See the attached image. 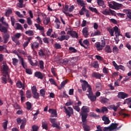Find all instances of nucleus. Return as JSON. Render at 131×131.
I'll return each mask as SVG.
<instances>
[{
  "mask_svg": "<svg viewBox=\"0 0 131 131\" xmlns=\"http://www.w3.org/2000/svg\"><path fill=\"white\" fill-rule=\"evenodd\" d=\"M107 30L108 31L111 36H114V31L115 32L116 38H117L118 36H122V35L120 34V30L117 26H115L113 29L111 28H107Z\"/></svg>",
  "mask_w": 131,
  "mask_h": 131,
  "instance_id": "1",
  "label": "nucleus"
},
{
  "mask_svg": "<svg viewBox=\"0 0 131 131\" xmlns=\"http://www.w3.org/2000/svg\"><path fill=\"white\" fill-rule=\"evenodd\" d=\"M107 2V4L108 5V7L111 8V9H113L114 10H119L122 7V4L117 3L114 1H113L112 2H109L111 0H106Z\"/></svg>",
  "mask_w": 131,
  "mask_h": 131,
  "instance_id": "2",
  "label": "nucleus"
},
{
  "mask_svg": "<svg viewBox=\"0 0 131 131\" xmlns=\"http://www.w3.org/2000/svg\"><path fill=\"white\" fill-rule=\"evenodd\" d=\"M1 69L2 74H6V75H7V77L9 78V73L11 72V69H10L9 66H8L6 63H5L1 66Z\"/></svg>",
  "mask_w": 131,
  "mask_h": 131,
  "instance_id": "3",
  "label": "nucleus"
},
{
  "mask_svg": "<svg viewBox=\"0 0 131 131\" xmlns=\"http://www.w3.org/2000/svg\"><path fill=\"white\" fill-rule=\"evenodd\" d=\"M63 108L64 109V112L66 114L67 116H69L68 118H70L71 115L74 113L73 108L70 106L68 107V108L66 107V106H63Z\"/></svg>",
  "mask_w": 131,
  "mask_h": 131,
  "instance_id": "4",
  "label": "nucleus"
},
{
  "mask_svg": "<svg viewBox=\"0 0 131 131\" xmlns=\"http://www.w3.org/2000/svg\"><path fill=\"white\" fill-rule=\"evenodd\" d=\"M3 25H4L5 27L0 24V31L3 33H7L8 29H9V24H5Z\"/></svg>",
  "mask_w": 131,
  "mask_h": 131,
  "instance_id": "5",
  "label": "nucleus"
},
{
  "mask_svg": "<svg viewBox=\"0 0 131 131\" xmlns=\"http://www.w3.org/2000/svg\"><path fill=\"white\" fill-rule=\"evenodd\" d=\"M83 42V43H82V38L80 39L79 40V43H80L81 47H83V48H84L85 49H88V48L86 47L84 45L87 46V47H89V46H90V42L89 41V40H88V39L84 40Z\"/></svg>",
  "mask_w": 131,
  "mask_h": 131,
  "instance_id": "6",
  "label": "nucleus"
},
{
  "mask_svg": "<svg viewBox=\"0 0 131 131\" xmlns=\"http://www.w3.org/2000/svg\"><path fill=\"white\" fill-rule=\"evenodd\" d=\"M117 126H118V124L113 123L108 127H105V129H107L110 131L114 130V129L117 128Z\"/></svg>",
  "mask_w": 131,
  "mask_h": 131,
  "instance_id": "7",
  "label": "nucleus"
},
{
  "mask_svg": "<svg viewBox=\"0 0 131 131\" xmlns=\"http://www.w3.org/2000/svg\"><path fill=\"white\" fill-rule=\"evenodd\" d=\"M80 82L83 83L81 84L82 91H83V92H85V91H86V88L90 86V84H89L88 81L83 80H80Z\"/></svg>",
  "mask_w": 131,
  "mask_h": 131,
  "instance_id": "8",
  "label": "nucleus"
},
{
  "mask_svg": "<svg viewBox=\"0 0 131 131\" xmlns=\"http://www.w3.org/2000/svg\"><path fill=\"white\" fill-rule=\"evenodd\" d=\"M68 9H69V6L67 5H65V7L63 8V10H62V12H63L66 16H69V17H73V15L72 14H70L69 12H67V11H68Z\"/></svg>",
  "mask_w": 131,
  "mask_h": 131,
  "instance_id": "9",
  "label": "nucleus"
},
{
  "mask_svg": "<svg viewBox=\"0 0 131 131\" xmlns=\"http://www.w3.org/2000/svg\"><path fill=\"white\" fill-rule=\"evenodd\" d=\"M67 34H70L74 38H78V34L75 31H68Z\"/></svg>",
  "mask_w": 131,
  "mask_h": 131,
  "instance_id": "10",
  "label": "nucleus"
},
{
  "mask_svg": "<svg viewBox=\"0 0 131 131\" xmlns=\"http://www.w3.org/2000/svg\"><path fill=\"white\" fill-rule=\"evenodd\" d=\"M127 97H128V94L124 92H120L118 94V98H119V99H125V98H127Z\"/></svg>",
  "mask_w": 131,
  "mask_h": 131,
  "instance_id": "11",
  "label": "nucleus"
},
{
  "mask_svg": "<svg viewBox=\"0 0 131 131\" xmlns=\"http://www.w3.org/2000/svg\"><path fill=\"white\" fill-rule=\"evenodd\" d=\"M33 98L34 99L39 98V94L37 93V90L36 89V86H33Z\"/></svg>",
  "mask_w": 131,
  "mask_h": 131,
  "instance_id": "12",
  "label": "nucleus"
},
{
  "mask_svg": "<svg viewBox=\"0 0 131 131\" xmlns=\"http://www.w3.org/2000/svg\"><path fill=\"white\" fill-rule=\"evenodd\" d=\"M35 77H37L38 79H43V74L40 72H36L34 73Z\"/></svg>",
  "mask_w": 131,
  "mask_h": 131,
  "instance_id": "13",
  "label": "nucleus"
},
{
  "mask_svg": "<svg viewBox=\"0 0 131 131\" xmlns=\"http://www.w3.org/2000/svg\"><path fill=\"white\" fill-rule=\"evenodd\" d=\"M42 16L43 17V23L45 25H48V24L50 23V17H47V15H46V14H42Z\"/></svg>",
  "mask_w": 131,
  "mask_h": 131,
  "instance_id": "14",
  "label": "nucleus"
},
{
  "mask_svg": "<svg viewBox=\"0 0 131 131\" xmlns=\"http://www.w3.org/2000/svg\"><path fill=\"white\" fill-rule=\"evenodd\" d=\"M102 120H103V121H104V124L105 125L109 124V123L111 122V121H110V120L109 119V117H106L105 115L102 116Z\"/></svg>",
  "mask_w": 131,
  "mask_h": 131,
  "instance_id": "15",
  "label": "nucleus"
},
{
  "mask_svg": "<svg viewBox=\"0 0 131 131\" xmlns=\"http://www.w3.org/2000/svg\"><path fill=\"white\" fill-rule=\"evenodd\" d=\"M88 96V98L90 99L91 102H95L97 100L96 95H94V93L91 94L90 95L86 94Z\"/></svg>",
  "mask_w": 131,
  "mask_h": 131,
  "instance_id": "16",
  "label": "nucleus"
},
{
  "mask_svg": "<svg viewBox=\"0 0 131 131\" xmlns=\"http://www.w3.org/2000/svg\"><path fill=\"white\" fill-rule=\"evenodd\" d=\"M82 113H86L88 114L90 112V107L86 105H84L82 107L81 109Z\"/></svg>",
  "mask_w": 131,
  "mask_h": 131,
  "instance_id": "17",
  "label": "nucleus"
},
{
  "mask_svg": "<svg viewBox=\"0 0 131 131\" xmlns=\"http://www.w3.org/2000/svg\"><path fill=\"white\" fill-rule=\"evenodd\" d=\"M124 110H121L119 112V116H121L122 118H125V117H128V116H129V115L128 114H125V113H124Z\"/></svg>",
  "mask_w": 131,
  "mask_h": 131,
  "instance_id": "18",
  "label": "nucleus"
},
{
  "mask_svg": "<svg viewBox=\"0 0 131 131\" xmlns=\"http://www.w3.org/2000/svg\"><path fill=\"white\" fill-rule=\"evenodd\" d=\"M49 113L51 114V117H57V111L50 108L49 110Z\"/></svg>",
  "mask_w": 131,
  "mask_h": 131,
  "instance_id": "19",
  "label": "nucleus"
},
{
  "mask_svg": "<svg viewBox=\"0 0 131 131\" xmlns=\"http://www.w3.org/2000/svg\"><path fill=\"white\" fill-rule=\"evenodd\" d=\"M18 57L19 59V61H20V63H21V65H22L23 67L25 69H26L27 68V64H26V62H24V59L21 56L18 55Z\"/></svg>",
  "mask_w": 131,
  "mask_h": 131,
  "instance_id": "20",
  "label": "nucleus"
},
{
  "mask_svg": "<svg viewBox=\"0 0 131 131\" xmlns=\"http://www.w3.org/2000/svg\"><path fill=\"white\" fill-rule=\"evenodd\" d=\"M3 77H2V82L6 84L7 83V79L10 78V77H8V75L6 74H3Z\"/></svg>",
  "mask_w": 131,
  "mask_h": 131,
  "instance_id": "21",
  "label": "nucleus"
},
{
  "mask_svg": "<svg viewBox=\"0 0 131 131\" xmlns=\"http://www.w3.org/2000/svg\"><path fill=\"white\" fill-rule=\"evenodd\" d=\"M70 36L68 35H62L60 38H58V39L60 40V41H63V40H68L70 38Z\"/></svg>",
  "mask_w": 131,
  "mask_h": 131,
  "instance_id": "22",
  "label": "nucleus"
},
{
  "mask_svg": "<svg viewBox=\"0 0 131 131\" xmlns=\"http://www.w3.org/2000/svg\"><path fill=\"white\" fill-rule=\"evenodd\" d=\"M88 114L83 113L81 114L82 122L84 123L86 121V118H88Z\"/></svg>",
  "mask_w": 131,
  "mask_h": 131,
  "instance_id": "23",
  "label": "nucleus"
},
{
  "mask_svg": "<svg viewBox=\"0 0 131 131\" xmlns=\"http://www.w3.org/2000/svg\"><path fill=\"white\" fill-rule=\"evenodd\" d=\"M92 77H95L97 79H101V77H102V75L99 73L94 72L92 74Z\"/></svg>",
  "mask_w": 131,
  "mask_h": 131,
  "instance_id": "24",
  "label": "nucleus"
},
{
  "mask_svg": "<svg viewBox=\"0 0 131 131\" xmlns=\"http://www.w3.org/2000/svg\"><path fill=\"white\" fill-rule=\"evenodd\" d=\"M35 26L37 30H40V31H42V32H43V30H45V28H43V27L42 26H41L39 24H35Z\"/></svg>",
  "mask_w": 131,
  "mask_h": 131,
  "instance_id": "25",
  "label": "nucleus"
},
{
  "mask_svg": "<svg viewBox=\"0 0 131 131\" xmlns=\"http://www.w3.org/2000/svg\"><path fill=\"white\" fill-rule=\"evenodd\" d=\"M110 9H105L103 10L101 13L103 15H105V16H110Z\"/></svg>",
  "mask_w": 131,
  "mask_h": 131,
  "instance_id": "26",
  "label": "nucleus"
},
{
  "mask_svg": "<svg viewBox=\"0 0 131 131\" xmlns=\"http://www.w3.org/2000/svg\"><path fill=\"white\" fill-rule=\"evenodd\" d=\"M82 33L84 37H88L89 36V31H88V28L85 27L82 30Z\"/></svg>",
  "mask_w": 131,
  "mask_h": 131,
  "instance_id": "27",
  "label": "nucleus"
},
{
  "mask_svg": "<svg viewBox=\"0 0 131 131\" xmlns=\"http://www.w3.org/2000/svg\"><path fill=\"white\" fill-rule=\"evenodd\" d=\"M9 38H10V34L7 33H5L4 35V40L5 43H7V42H8L9 41Z\"/></svg>",
  "mask_w": 131,
  "mask_h": 131,
  "instance_id": "28",
  "label": "nucleus"
},
{
  "mask_svg": "<svg viewBox=\"0 0 131 131\" xmlns=\"http://www.w3.org/2000/svg\"><path fill=\"white\" fill-rule=\"evenodd\" d=\"M97 4L98 6L100 7H102L103 9L106 8V6H105L104 1L103 0H97Z\"/></svg>",
  "mask_w": 131,
  "mask_h": 131,
  "instance_id": "29",
  "label": "nucleus"
},
{
  "mask_svg": "<svg viewBox=\"0 0 131 131\" xmlns=\"http://www.w3.org/2000/svg\"><path fill=\"white\" fill-rule=\"evenodd\" d=\"M100 102L102 104H106V103L109 102V99L101 96L100 97Z\"/></svg>",
  "mask_w": 131,
  "mask_h": 131,
  "instance_id": "30",
  "label": "nucleus"
},
{
  "mask_svg": "<svg viewBox=\"0 0 131 131\" xmlns=\"http://www.w3.org/2000/svg\"><path fill=\"white\" fill-rule=\"evenodd\" d=\"M104 51L107 53H112V49H111V47H110V46L109 45L106 46L105 48H104Z\"/></svg>",
  "mask_w": 131,
  "mask_h": 131,
  "instance_id": "31",
  "label": "nucleus"
},
{
  "mask_svg": "<svg viewBox=\"0 0 131 131\" xmlns=\"http://www.w3.org/2000/svg\"><path fill=\"white\" fill-rule=\"evenodd\" d=\"M42 127L45 129H48V123L45 120L42 121Z\"/></svg>",
  "mask_w": 131,
  "mask_h": 131,
  "instance_id": "32",
  "label": "nucleus"
},
{
  "mask_svg": "<svg viewBox=\"0 0 131 131\" xmlns=\"http://www.w3.org/2000/svg\"><path fill=\"white\" fill-rule=\"evenodd\" d=\"M69 52L71 54H74L75 53H77V50L74 48V47H71L69 48Z\"/></svg>",
  "mask_w": 131,
  "mask_h": 131,
  "instance_id": "33",
  "label": "nucleus"
},
{
  "mask_svg": "<svg viewBox=\"0 0 131 131\" xmlns=\"http://www.w3.org/2000/svg\"><path fill=\"white\" fill-rule=\"evenodd\" d=\"M91 67H93V68H99V63L98 61H95L94 63L91 64Z\"/></svg>",
  "mask_w": 131,
  "mask_h": 131,
  "instance_id": "34",
  "label": "nucleus"
},
{
  "mask_svg": "<svg viewBox=\"0 0 131 131\" xmlns=\"http://www.w3.org/2000/svg\"><path fill=\"white\" fill-rule=\"evenodd\" d=\"M21 125H20L21 129H23L24 127H25V125H26V118H24L21 121Z\"/></svg>",
  "mask_w": 131,
  "mask_h": 131,
  "instance_id": "35",
  "label": "nucleus"
},
{
  "mask_svg": "<svg viewBox=\"0 0 131 131\" xmlns=\"http://www.w3.org/2000/svg\"><path fill=\"white\" fill-rule=\"evenodd\" d=\"M16 27L15 28V29L16 30H23V27H22V25L19 23L15 24Z\"/></svg>",
  "mask_w": 131,
  "mask_h": 131,
  "instance_id": "36",
  "label": "nucleus"
},
{
  "mask_svg": "<svg viewBox=\"0 0 131 131\" xmlns=\"http://www.w3.org/2000/svg\"><path fill=\"white\" fill-rule=\"evenodd\" d=\"M123 104H127V105H130L129 106H129H131V98H127L125 99L124 101Z\"/></svg>",
  "mask_w": 131,
  "mask_h": 131,
  "instance_id": "37",
  "label": "nucleus"
},
{
  "mask_svg": "<svg viewBox=\"0 0 131 131\" xmlns=\"http://www.w3.org/2000/svg\"><path fill=\"white\" fill-rule=\"evenodd\" d=\"M103 48L104 47L101 46V43H100V42H98L96 44V49L97 51H102V50H103Z\"/></svg>",
  "mask_w": 131,
  "mask_h": 131,
  "instance_id": "38",
  "label": "nucleus"
},
{
  "mask_svg": "<svg viewBox=\"0 0 131 131\" xmlns=\"http://www.w3.org/2000/svg\"><path fill=\"white\" fill-rule=\"evenodd\" d=\"M86 11V9L85 8V6H83L81 8V10L79 11V14L81 15H84V12Z\"/></svg>",
  "mask_w": 131,
  "mask_h": 131,
  "instance_id": "39",
  "label": "nucleus"
},
{
  "mask_svg": "<svg viewBox=\"0 0 131 131\" xmlns=\"http://www.w3.org/2000/svg\"><path fill=\"white\" fill-rule=\"evenodd\" d=\"M68 82V80H66L64 81H63L61 84H60V88H58L59 90H61V89H62V88H64V86H65V84H66L67 83V82Z\"/></svg>",
  "mask_w": 131,
  "mask_h": 131,
  "instance_id": "40",
  "label": "nucleus"
},
{
  "mask_svg": "<svg viewBox=\"0 0 131 131\" xmlns=\"http://www.w3.org/2000/svg\"><path fill=\"white\" fill-rule=\"evenodd\" d=\"M77 3L78 5H79L81 7H84V2L83 0H77Z\"/></svg>",
  "mask_w": 131,
  "mask_h": 131,
  "instance_id": "41",
  "label": "nucleus"
},
{
  "mask_svg": "<svg viewBox=\"0 0 131 131\" xmlns=\"http://www.w3.org/2000/svg\"><path fill=\"white\" fill-rule=\"evenodd\" d=\"M54 47L55 49H56V50H61V49H62V47L61 46V45L58 43H55L54 45Z\"/></svg>",
  "mask_w": 131,
  "mask_h": 131,
  "instance_id": "42",
  "label": "nucleus"
},
{
  "mask_svg": "<svg viewBox=\"0 0 131 131\" xmlns=\"http://www.w3.org/2000/svg\"><path fill=\"white\" fill-rule=\"evenodd\" d=\"M23 85L24 84L23 83H22V82H21V81H18L16 83V86H17V88H19V89L22 88Z\"/></svg>",
  "mask_w": 131,
  "mask_h": 131,
  "instance_id": "43",
  "label": "nucleus"
},
{
  "mask_svg": "<svg viewBox=\"0 0 131 131\" xmlns=\"http://www.w3.org/2000/svg\"><path fill=\"white\" fill-rule=\"evenodd\" d=\"M18 62L19 60L17 58H13L12 59V64L14 66H17V64H18Z\"/></svg>",
  "mask_w": 131,
  "mask_h": 131,
  "instance_id": "44",
  "label": "nucleus"
},
{
  "mask_svg": "<svg viewBox=\"0 0 131 131\" xmlns=\"http://www.w3.org/2000/svg\"><path fill=\"white\" fill-rule=\"evenodd\" d=\"M55 23L56 24L57 29H59V28H60V20H59L58 18H56L55 20Z\"/></svg>",
  "mask_w": 131,
  "mask_h": 131,
  "instance_id": "45",
  "label": "nucleus"
},
{
  "mask_svg": "<svg viewBox=\"0 0 131 131\" xmlns=\"http://www.w3.org/2000/svg\"><path fill=\"white\" fill-rule=\"evenodd\" d=\"M11 14H12V9H10L6 11L5 16H6V17H9Z\"/></svg>",
  "mask_w": 131,
  "mask_h": 131,
  "instance_id": "46",
  "label": "nucleus"
},
{
  "mask_svg": "<svg viewBox=\"0 0 131 131\" xmlns=\"http://www.w3.org/2000/svg\"><path fill=\"white\" fill-rule=\"evenodd\" d=\"M38 54L40 57H45L46 56V54H45V52H43L42 49L39 50Z\"/></svg>",
  "mask_w": 131,
  "mask_h": 131,
  "instance_id": "47",
  "label": "nucleus"
},
{
  "mask_svg": "<svg viewBox=\"0 0 131 131\" xmlns=\"http://www.w3.org/2000/svg\"><path fill=\"white\" fill-rule=\"evenodd\" d=\"M119 51V49H118V48H117V47L115 46L113 47V52L114 54H118Z\"/></svg>",
  "mask_w": 131,
  "mask_h": 131,
  "instance_id": "48",
  "label": "nucleus"
},
{
  "mask_svg": "<svg viewBox=\"0 0 131 131\" xmlns=\"http://www.w3.org/2000/svg\"><path fill=\"white\" fill-rule=\"evenodd\" d=\"M49 81L50 82L51 84H54L56 86H58V85L57 84V83H56V81H55V79H54L53 78H50L49 79Z\"/></svg>",
  "mask_w": 131,
  "mask_h": 131,
  "instance_id": "49",
  "label": "nucleus"
},
{
  "mask_svg": "<svg viewBox=\"0 0 131 131\" xmlns=\"http://www.w3.org/2000/svg\"><path fill=\"white\" fill-rule=\"evenodd\" d=\"M11 38L13 41H14V42H15L16 45H20V42H19V40H18V39H17V38L15 36L12 37Z\"/></svg>",
  "mask_w": 131,
  "mask_h": 131,
  "instance_id": "50",
  "label": "nucleus"
},
{
  "mask_svg": "<svg viewBox=\"0 0 131 131\" xmlns=\"http://www.w3.org/2000/svg\"><path fill=\"white\" fill-rule=\"evenodd\" d=\"M26 96L28 99H30L31 98V91L28 90L26 92Z\"/></svg>",
  "mask_w": 131,
  "mask_h": 131,
  "instance_id": "51",
  "label": "nucleus"
},
{
  "mask_svg": "<svg viewBox=\"0 0 131 131\" xmlns=\"http://www.w3.org/2000/svg\"><path fill=\"white\" fill-rule=\"evenodd\" d=\"M27 109V110H31V103L29 101L26 102Z\"/></svg>",
  "mask_w": 131,
  "mask_h": 131,
  "instance_id": "52",
  "label": "nucleus"
},
{
  "mask_svg": "<svg viewBox=\"0 0 131 131\" xmlns=\"http://www.w3.org/2000/svg\"><path fill=\"white\" fill-rule=\"evenodd\" d=\"M73 107L74 108V110H76L77 112H80V107L78 105H75L73 106Z\"/></svg>",
  "mask_w": 131,
  "mask_h": 131,
  "instance_id": "53",
  "label": "nucleus"
},
{
  "mask_svg": "<svg viewBox=\"0 0 131 131\" xmlns=\"http://www.w3.org/2000/svg\"><path fill=\"white\" fill-rule=\"evenodd\" d=\"M28 60L29 61L31 65L32 66H33V61H32V57H31V56H30V55H29V56H28Z\"/></svg>",
  "mask_w": 131,
  "mask_h": 131,
  "instance_id": "54",
  "label": "nucleus"
},
{
  "mask_svg": "<svg viewBox=\"0 0 131 131\" xmlns=\"http://www.w3.org/2000/svg\"><path fill=\"white\" fill-rule=\"evenodd\" d=\"M111 15H112V16H115V17H116V12H115V11L114 10L110 9V16H111Z\"/></svg>",
  "mask_w": 131,
  "mask_h": 131,
  "instance_id": "55",
  "label": "nucleus"
},
{
  "mask_svg": "<svg viewBox=\"0 0 131 131\" xmlns=\"http://www.w3.org/2000/svg\"><path fill=\"white\" fill-rule=\"evenodd\" d=\"M25 33L26 34L29 35V36H32L33 35V31L31 30L26 31Z\"/></svg>",
  "mask_w": 131,
  "mask_h": 131,
  "instance_id": "56",
  "label": "nucleus"
},
{
  "mask_svg": "<svg viewBox=\"0 0 131 131\" xmlns=\"http://www.w3.org/2000/svg\"><path fill=\"white\" fill-rule=\"evenodd\" d=\"M40 95L41 96V97H45L46 95V91L44 89H41L40 90Z\"/></svg>",
  "mask_w": 131,
  "mask_h": 131,
  "instance_id": "57",
  "label": "nucleus"
},
{
  "mask_svg": "<svg viewBox=\"0 0 131 131\" xmlns=\"http://www.w3.org/2000/svg\"><path fill=\"white\" fill-rule=\"evenodd\" d=\"M39 65H40V68L42 70L43 69V68H45L44 67V63H43V61L42 60H40L39 61Z\"/></svg>",
  "mask_w": 131,
  "mask_h": 131,
  "instance_id": "58",
  "label": "nucleus"
},
{
  "mask_svg": "<svg viewBox=\"0 0 131 131\" xmlns=\"http://www.w3.org/2000/svg\"><path fill=\"white\" fill-rule=\"evenodd\" d=\"M88 88V93H89V94L88 95H91V94H93V91H92V86H91V85H89V86Z\"/></svg>",
  "mask_w": 131,
  "mask_h": 131,
  "instance_id": "59",
  "label": "nucleus"
},
{
  "mask_svg": "<svg viewBox=\"0 0 131 131\" xmlns=\"http://www.w3.org/2000/svg\"><path fill=\"white\" fill-rule=\"evenodd\" d=\"M89 10H90V11H92V12H94V13H96V14H98V10L96 8H94L93 7H90Z\"/></svg>",
  "mask_w": 131,
  "mask_h": 131,
  "instance_id": "60",
  "label": "nucleus"
},
{
  "mask_svg": "<svg viewBox=\"0 0 131 131\" xmlns=\"http://www.w3.org/2000/svg\"><path fill=\"white\" fill-rule=\"evenodd\" d=\"M98 35H101V32L99 30H97L93 34V36H96Z\"/></svg>",
  "mask_w": 131,
  "mask_h": 131,
  "instance_id": "61",
  "label": "nucleus"
},
{
  "mask_svg": "<svg viewBox=\"0 0 131 131\" xmlns=\"http://www.w3.org/2000/svg\"><path fill=\"white\" fill-rule=\"evenodd\" d=\"M95 58H96L99 61H103V60H104V58L100 55H96Z\"/></svg>",
  "mask_w": 131,
  "mask_h": 131,
  "instance_id": "62",
  "label": "nucleus"
},
{
  "mask_svg": "<svg viewBox=\"0 0 131 131\" xmlns=\"http://www.w3.org/2000/svg\"><path fill=\"white\" fill-rule=\"evenodd\" d=\"M108 111V108L106 106H103L102 107L101 113H104V112H107Z\"/></svg>",
  "mask_w": 131,
  "mask_h": 131,
  "instance_id": "63",
  "label": "nucleus"
},
{
  "mask_svg": "<svg viewBox=\"0 0 131 131\" xmlns=\"http://www.w3.org/2000/svg\"><path fill=\"white\" fill-rule=\"evenodd\" d=\"M75 8V7H74L73 5H72L71 7H70V8L69 7L68 11L71 13V12H73V10H74Z\"/></svg>",
  "mask_w": 131,
  "mask_h": 131,
  "instance_id": "64",
  "label": "nucleus"
}]
</instances>
